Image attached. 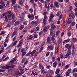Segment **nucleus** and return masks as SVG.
Here are the masks:
<instances>
[{
    "mask_svg": "<svg viewBox=\"0 0 77 77\" xmlns=\"http://www.w3.org/2000/svg\"><path fill=\"white\" fill-rule=\"evenodd\" d=\"M54 4L55 6L57 8H59L60 6L59 5V3H58V2L55 1L54 2Z\"/></svg>",
    "mask_w": 77,
    "mask_h": 77,
    "instance_id": "obj_9",
    "label": "nucleus"
},
{
    "mask_svg": "<svg viewBox=\"0 0 77 77\" xmlns=\"http://www.w3.org/2000/svg\"><path fill=\"white\" fill-rule=\"evenodd\" d=\"M34 24H35V21H33L32 22L29 23V25L30 26H33Z\"/></svg>",
    "mask_w": 77,
    "mask_h": 77,
    "instance_id": "obj_31",
    "label": "nucleus"
},
{
    "mask_svg": "<svg viewBox=\"0 0 77 77\" xmlns=\"http://www.w3.org/2000/svg\"><path fill=\"white\" fill-rule=\"evenodd\" d=\"M53 50L54 49V46L52 45H51L48 47V50Z\"/></svg>",
    "mask_w": 77,
    "mask_h": 77,
    "instance_id": "obj_11",
    "label": "nucleus"
},
{
    "mask_svg": "<svg viewBox=\"0 0 77 77\" xmlns=\"http://www.w3.org/2000/svg\"><path fill=\"white\" fill-rule=\"evenodd\" d=\"M31 54V51H29V53H28L25 55V56L27 57V56H30Z\"/></svg>",
    "mask_w": 77,
    "mask_h": 77,
    "instance_id": "obj_32",
    "label": "nucleus"
},
{
    "mask_svg": "<svg viewBox=\"0 0 77 77\" xmlns=\"http://www.w3.org/2000/svg\"><path fill=\"white\" fill-rule=\"evenodd\" d=\"M72 70L71 69H69L66 72H69V73H71V72Z\"/></svg>",
    "mask_w": 77,
    "mask_h": 77,
    "instance_id": "obj_63",
    "label": "nucleus"
},
{
    "mask_svg": "<svg viewBox=\"0 0 77 77\" xmlns=\"http://www.w3.org/2000/svg\"><path fill=\"white\" fill-rule=\"evenodd\" d=\"M73 76L75 77H77V74L76 73H75L73 74Z\"/></svg>",
    "mask_w": 77,
    "mask_h": 77,
    "instance_id": "obj_64",
    "label": "nucleus"
},
{
    "mask_svg": "<svg viewBox=\"0 0 77 77\" xmlns=\"http://www.w3.org/2000/svg\"><path fill=\"white\" fill-rule=\"evenodd\" d=\"M71 21H72L71 19V18H69L68 20V22H67L68 24H70L71 23Z\"/></svg>",
    "mask_w": 77,
    "mask_h": 77,
    "instance_id": "obj_28",
    "label": "nucleus"
},
{
    "mask_svg": "<svg viewBox=\"0 0 77 77\" xmlns=\"http://www.w3.org/2000/svg\"><path fill=\"white\" fill-rule=\"evenodd\" d=\"M72 10V6H70L69 8V11H71Z\"/></svg>",
    "mask_w": 77,
    "mask_h": 77,
    "instance_id": "obj_52",
    "label": "nucleus"
},
{
    "mask_svg": "<svg viewBox=\"0 0 77 77\" xmlns=\"http://www.w3.org/2000/svg\"><path fill=\"white\" fill-rule=\"evenodd\" d=\"M60 58L61 59H63V54H60Z\"/></svg>",
    "mask_w": 77,
    "mask_h": 77,
    "instance_id": "obj_44",
    "label": "nucleus"
},
{
    "mask_svg": "<svg viewBox=\"0 0 77 77\" xmlns=\"http://www.w3.org/2000/svg\"><path fill=\"white\" fill-rule=\"evenodd\" d=\"M0 4H2V5H3L4 6H5V2L3 1H1L0 2Z\"/></svg>",
    "mask_w": 77,
    "mask_h": 77,
    "instance_id": "obj_45",
    "label": "nucleus"
},
{
    "mask_svg": "<svg viewBox=\"0 0 77 77\" xmlns=\"http://www.w3.org/2000/svg\"><path fill=\"white\" fill-rule=\"evenodd\" d=\"M55 36V35H54L51 38V41L53 42V41H54V38Z\"/></svg>",
    "mask_w": 77,
    "mask_h": 77,
    "instance_id": "obj_48",
    "label": "nucleus"
},
{
    "mask_svg": "<svg viewBox=\"0 0 77 77\" xmlns=\"http://www.w3.org/2000/svg\"><path fill=\"white\" fill-rule=\"evenodd\" d=\"M77 72V69L75 68L73 70V71L72 72L73 73L74 72Z\"/></svg>",
    "mask_w": 77,
    "mask_h": 77,
    "instance_id": "obj_40",
    "label": "nucleus"
},
{
    "mask_svg": "<svg viewBox=\"0 0 77 77\" xmlns=\"http://www.w3.org/2000/svg\"><path fill=\"white\" fill-rule=\"evenodd\" d=\"M65 48H67L68 50H69V49H71V45H70V44H66L65 46Z\"/></svg>",
    "mask_w": 77,
    "mask_h": 77,
    "instance_id": "obj_13",
    "label": "nucleus"
},
{
    "mask_svg": "<svg viewBox=\"0 0 77 77\" xmlns=\"http://www.w3.org/2000/svg\"><path fill=\"white\" fill-rule=\"evenodd\" d=\"M6 56L5 55H3L2 58V59L0 60V62H2L3 60V61H6V60L9 59V57H7L6 58Z\"/></svg>",
    "mask_w": 77,
    "mask_h": 77,
    "instance_id": "obj_2",
    "label": "nucleus"
},
{
    "mask_svg": "<svg viewBox=\"0 0 77 77\" xmlns=\"http://www.w3.org/2000/svg\"><path fill=\"white\" fill-rule=\"evenodd\" d=\"M34 38H37L38 37V32H36L34 34Z\"/></svg>",
    "mask_w": 77,
    "mask_h": 77,
    "instance_id": "obj_16",
    "label": "nucleus"
},
{
    "mask_svg": "<svg viewBox=\"0 0 77 77\" xmlns=\"http://www.w3.org/2000/svg\"><path fill=\"white\" fill-rule=\"evenodd\" d=\"M72 40L73 42H76V41H77L76 38H73Z\"/></svg>",
    "mask_w": 77,
    "mask_h": 77,
    "instance_id": "obj_62",
    "label": "nucleus"
},
{
    "mask_svg": "<svg viewBox=\"0 0 77 77\" xmlns=\"http://www.w3.org/2000/svg\"><path fill=\"white\" fill-rule=\"evenodd\" d=\"M57 62L55 61L53 64V67L54 68H56V66H57Z\"/></svg>",
    "mask_w": 77,
    "mask_h": 77,
    "instance_id": "obj_17",
    "label": "nucleus"
},
{
    "mask_svg": "<svg viewBox=\"0 0 77 77\" xmlns=\"http://www.w3.org/2000/svg\"><path fill=\"white\" fill-rule=\"evenodd\" d=\"M6 15H7V13H4L1 16V19H2V17H3V18H4V17L5 16H6Z\"/></svg>",
    "mask_w": 77,
    "mask_h": 77,
    "instance_id": "obj_27",
    "label": "nucleus"
},
{
    "mask_svg": "<svg viewBox=\"0 0 77 77\" xmlns=\"http://www.w3.org/2000/svg\"><path fill=\"white\" fill-rule=\"evenodd\" d=\"M17 35V32L15 31H14L13 33L12 34V37H14L15 35Z\"/></svg>",
    "mask_w": 77,
    "mask_h": 77,
    "instance_id": "obj_21",
    "label": "nucleus"
},
{
    "mask_svg": "<svg viewBox=\"0 0 77 77\" xmlns=\"http://www.w3.org/2000/svg\"><path fill=\"white\" fill-rule=\"evenodd\" d=\"M41 69H42V70H41V73H43V72L44 71V69H44V67H42V68Z\"/></svg>",
    "mask_w": 77,
    "mask_h": 77,
    "instance_id": "obj_50",
    "label": "nucleus"
},
{
    "mask_svg": "<svg viewBox=\"0 0 77 77\" xmlns=\"http://www.w3.org/2000/svg\"><path fill=\"white\" fill-rule=\"evenodd\" d=\"M56 27V25L52 26L51 28V30H55Z\"/></svg>",
    "mask_w": 77,
    "mask_h": 77,
    "instance_id": "obj_14",
    "label": "nucleus"
},
{
    "mask_svg": "<svg viewBox=\"0 0 77 77\" xmlns=\"http://www.w3.org/2000/svg\"><path fill=\"white\" fill-rule=\"evenodd\" d=\"M62 42V39L61 38H59L58 42V44H61V43Z\"/></svg>",
    "mask_w": 77,
    "mask_h": 77,
    "instance_id": "obj_38",
    "label": "nucleus"
},
{
    "mask_svg": "<svg viewBox=\"0 0 77 77\" xmlns=\"http://www.w3.org/2000/svg\"><path fill=\"white\" fill-rule=\"evenodd\" d=\"M19 3L20 5H23V1L20 0L19 2Z\"/></svg>",
    "mask_w": 77,
    "mask_h": 77,
    "instance_id": "obj_36",
    "label": "nucleus"
},
{
    "mask_svg": "<svg viewBox=\"0 0 77 77\" xmlns=\"http://www.w3.org/2000/svg\"><path fill=\"white\" fill-rule=\"evenodd\" d=\"M52 20L53 18L50 17L49 18V23H51V21H52Z\"/></svg>",
    "mask_w": 77,
    "mask_h": 77,
    "instance_id": "obj_58",
    "label": "nucleus"
},
{
    "mask_svg": "<svg viewBox=\"0 0 77 77\" xmlns=\"http://www.w3.org/2000/svg\"><path fill=\"white\" fill-rule=\"evenodd\" d=\"M17 60V57H15V58H13L11 60L10 62V63H11V64H14V62L15 61H16Z\"/></svg>",
    "mask_w": 77,
    "mask_h": 77,
    "instance_id": "obj_12",
    "label": "nucleus"
},
{
    "mask_svg": "<svg viewBox=\"0 0 77 77\" xmlns=\"http://www.w3.org/2000/svg\"><path fill=\"white\" fill-rule=\"evenodd\" d=\"M11 46H9L8 47H7L6 48V50L9 51H10L11 50Z\"/></svg>",
    "mask_w": 77,
    "mask_h": 77,
    "instance_id": "obj_42",
    "label": "nucleus"
},
{
    "mask_svg": "<svg viewBox=\"0 0 77 77\" xmlns=\"http://www.w3.org/2000/svg\"><path fill=\"white\" fill-rule=\"evenodd\" d=\"M24 17H23V16H21L20 21H24Z\"/></svg>",
    "mask_w": 77,
    "mask_h": 77,
    "instance_id": "obj_39",
    "label": "nucleus"
},
{
    "mask_svg": "<svg viewBox=\"0 0 77 77\" xmlns=\"http://www.w3.org/2000/svg\"><path fill=\"white\" fill-rule=\"evenodd\" d=\"M8 18L9 20H11V19H10V18H11L13 20V19H14V18H15V15L13 14H11L10 15V16H8Z\"/></svg>",
    "mask_w": 77,
    "mask_h": 77,
    "instance_id": "obj_6",
    "label": "nucleus"
},
{
    "mask_svg": "<svg viewBox=\"0 0 77 77\" xmlns=\"http://www.w3.org/2000/svg\"><path fill=\"white\" fill-rule=\"evenodd\" d=\"M45 40H43L42 41V43L41 44V46L42 47H44V45H45Z\"/></svg>",
    "mask_w": 77,
    "mask_h": 77,
    "instance_id": "obj_26",
    "label": "nucleus"
},
{
    "mask_svg": "<svg viewBox=\"0 0 77 77\" xmlns=\"http://www.w3.org/2000/svg\"><path fill=\"white\" fill-rule=\"evenodd\" d=\"M44 66H43L42 65V63H40L39 64V68L40 69H41Z\"/></svg>",
    "mask_w": 77,
    "mask_h": 77,
    "instance_id": "obj_35",
    "label": "nucleus"
},
{
    "mask_svg": "<svg viewBox=\"0 0 77 77\" xmlns=\"http://www.w3.org/2000/svg\"><path fill=\"white\" fill-rule=\"evenodd\" d=\"M49 29V26H45L43 29V32L44 33H45L47 32V30Z\"/></svg>",
    "mask_w": 77,
    "mask_h": 77,
    "instance_id": "obj_8",
    "label": "nucleus"
},
{
    "mask_svg": "<svg viewBox=\"0 0 77 77\" xmlns=\"http://www.w3.org/2000/svg\"><path fill=\"white\" fill-rule=\"evenodd\" d=\"M1 68H2V69H8V71H11V68L10 67V66H1L0 67Z\"/></svg>",
    "mask_w": 77,
    "mask_h": 77,
    "instance_id": "obj_4",
    "label": "nucleus"
},
{
    "mask_svg": "<svg viewBox=\"0 0 77 77\" xmlns=\"http://www.w3.org/2000/svg\"><path fill=\"white\" fill-rule=\"evenodd\" d=\"M19 23H20V22L19 21H17L15 22L14 23V25L15 26H17V25L19 24Z\"/></svg>",
    "mask_w": 77,
    "mask_h": 77,
    "instance_id": "obj_34",
    "label": "nucleus"
},
{
    "mask_svg": "<svg viewBox=\"0 0 77 77\" xmlns=\"http://www.w3.org/2000/svg\"><path fill=\"white\" fill-rule=\"evenodd\" d=\"M39 30V27L38 26H37L35 29V31H38Z\"/></svg>",
    "mask_w": 77,
    "mask_h": 77,
    "instance_id": "obj_56",
    "label": "nucleus"
},
{
    "mask_svg": "<svg viewBox=\"0 0 77 77\" xmlns=\"http://www.w3.org/2000/svg\"><path fill=\"white\" fill-rule=\"evenodd\" d=\"M53 4H51L50 5V9H53Z\"/></svg>",
    "mask_w": 77,
    "mask_h": 77,
    "instance_id": "obj_60",
    "label": "nucleus"
},
{
    "mask_svg": "<svg viewBox=\"0 0 77 77\" xmlns=\"http://www.w3.org/2000/svg\"><path fill=\"white\" fill-rule=\"evenodd\" d=\"M62 14H61L60 15L59 17V20H62Z\"/></svg>",
    "mask_w": 77,
    "mask_h": 77,
    "instance_id": "obj_51",
    "label": "nucleus"
},
{
    "mask_svg": "<svg viewBox=\"0 0 77 77\" xmlns=\"http://www.w3.org/2000/svg\"><path fill=\"white\" fill-rule=\"evenodd\" d=\"M16 2H17V0H11L12 5H15L16 3Z\"/></svg>",
    "mask_w": 77,
    "mask_h": 77,
    "instance_id": "obj_24",
    "label": "nucleus"
},
{
    "mask_svg": "<svg viewBox=\"0 0 77 77\" xmlns=\"http://www.w3.org/2000/svg\"><path fill=\"white\" fill-rule=\"evenodd\" d=\"M69 17L70 18H75V14L73 12H72L70 14H69Z\"/></svg>",
    "mask_w": 77,
    "mask_h": 77,
    "instance_id": "obj_10",
    "label": "nucleus"
},
{
    "mask_svg": "<svg viewBox=\"0 0 77 77\" xmlns=\"http://www.w3.org/2000/svg\"><path fill=\"white\" fill-rule=\"evenodd\" d=\"M43 14L44 15V16H45L44 17V18L43 19V24L44 25H45V23H47L48 19L47 17L46 16V15H47V12H44L43 13Z\"/></svg>",
    "mask_w": 77,
    "mask_h": 77,
    "instance_id": "obj_1",
    "label": "nucleus"
},
{
    "mask_svg": "<svg viewBox=\"0 0 77 77\" xmlns=\"http://www.w3.org/2000/svg\"><path fill=\"white\" fill-rule=\"evenodd\" d=\"M10 68H15V67H16V66H15V65H12L10 66Z\"/></svg>",
    "mask_w": 77,
    "mask_h": 77,
    "instance_id": "obj_61",
    "label": "nucleus"
},
{
    "mask_svg": "<svg viewBox=\"0 0 77 77\" xmlns=\"http://www.w3.org/2000/svg\"><path fill=\"white\" fill-rule=\"evenodd\" d=\"M50 34L51 36H52V35H53V30L51 29Z\"/></svg>",
    "mask_w": 77,
    "mask_h": 77,
    "instance_id": "obj_57",
    "label": "nucleus"
},
{
    "mask_svg": "<svg viewBox=\"0 0 77 77\" xmlns=\"http://www.w3.org/2000/svg\"><path fill=\"white\" fill-rule=\"evenodd\" d=\"M31 75H34V76L35 75H37V73L35 71H32V73L31 74Z\"/></svg>",
    "mask_w": 77,
    "mask_h": 77,
    "instance_id": "obj_23",
    "label": "nucleus"
},
{
    "mask_svg": "<svg viewBox=\"0 0 77 77\" xmlns=\"http://www.w3.org/2000/svg\"><path fill=\"white\" fill-rule=\"evenodd\" d=\"M19 69L20 70V71L21 72H24V71H26V69L25 70H24V69H23V68L21 67L19 68Z\"/></svg>",
    "mask_w": 77,
    "mask_h": 77,
    "instance_id": "obj_18",
    "label": "nucleus"
},
{
    "mask_svg": "<svg viewBox=\"0 0 77 77\" xmlns=\"http://www.w3.org/2000/svg\"><path fill=\"white\" fill-rule=\"evenodd\" d=\"M5 33V32L4 31H2L1 33L0 34V35H3Z\"/></svg>",
    "mask_w": 77,
    "mask_h": 77,
    "instance_id": "obj_49",
    "label": "nucleus"
},
{
    "mask_svg": "<svg viewBox=\"0 0 77 77\" xmlns=\"http://www.w3.org/2000/svg\"><path fill=\"white\" fill-rule=\"evenodd\" d=\"M29 11L31 13H32V12H33V9H32V8H30L29 9Z\"/></svg>",
    "mask_w": 77,
    "mask_h": 77,
    "instance_id": "obj_59",
    "label": "nucleus"
},
{
    "mask_svg": "<svg viewBox=\"0 0 77 77\" xmlns=\"http://www.w3.org/2000/svg\"><path fill=\"white\" fill-rule=\"evenodd\" d=\"M36 50H34L31 52V56L32 57L34 56V58H35V57L37 56L38 54L36 52Z\"/></svg>",
    "mask_w": 77,
    "mask_h": 77,
    "instance_id": "obj_3",
    "label": "nucleus"
},
{
    "mask_svg": "<svg viewBox=\"0 0 77 77\" xmlns=\"http://www.w3.org/2000/svg\"><path fill=\"white\" fill-rule=\"evenodd\" d=\"M60 68H59L57 69L56 70L55 72L56 74L57 75L59 73V72L60 71Z\"/></svg>",
    "mask_w": 77,
    "mask_h": 77,
    "instance_id": "obj_20",
    "label": "nucleus"
},
{
    "mask_svg": "<svg viewBox=\"0 0 77 77\" xmlns=\"http://www.w3.org/2000/svg\"><path fill=\"white\" fill-rule=\"evenodd\" d=\"M51 37L50 36L48 37L47 39V44L48 45H50L51 44Z\"/></svg>",
    "mask_w": 77,
    "mask_h": 77,
    "instance_id": "obj_5",
    "label": "nucleus"
},
{
    "mask_svg": "<svg viewBox=\"0 0 77 77\" xmlns=\"http://www.w3.org/2000/svg\"><path fill=\"white\" fill-rule=\"evenodd\" d=\"M27 52H22L21 56H24L26 54Z\"/></svg>",
    "mask_w": 77,
    "mask_h": 77,
    "instance_id": "obj_29",
    "label": "nucleus"
},
{
    "mask_svg": "<svg viewBox=\"0 0 77 77\" xmlns=\"http://www.w3.org/2000/svg\"><path fill=\"white\" fill-rule=\"evenodd\" d=\"M55 15H54L53 14H51L50 16V18H53V17H54Z\"/></svg>",
    "mask_w": 77,
    "mask_h": 77,
    "instance_id": "obj_46",
    "label": "nucleus"
},
{
    "mask_svg": "<svg viewBox=\"0 0 77 77\" xmlns=\"http://www.w3.org/2000/svg\"><path fill=\"white\" fill-rule=\"evenodd\" d=\"M17 42H18V41L17 40L14 42L13 45V46H15V45L17 44Z\"/></svg>",
    "mask_w": 77,
    "mask_h": 77,
    "instance_id": "obj_53",
    "label": "nucleus"
},
{
    "mask_svg": "<svg viewBox=\"0 0 77 77\" xmlns=\"http://www.w3.org/2000/svg\"><path fill=\"white\" fill-rule=\"evenodd\" d=\"M26 11H24L21 14V16L23 17H24V16L26 14Z\"/></svg>",
    "mask_w": 77,
    "mask_h": 77,
    "instance_id": "obj_25",
    "label": "nucleus"
},
{
    "mask_svg": "<svg viewBox=\"0 0 77 77\" xmlns=\"http://www.w3.org/2000/svg\"><path fill=\"white\" fill-rule=\"evenodd\" d=\"M60 33V31H58L56 32V36H58L59 35V33Z\"/></svg>",
    "mask_w": 77,
    "mask_h": 77,
    "instance_id": "obj_47",
    "label": "nucleus"
},
{
    "mask_svg": "<svg viewBox=\"0 0 77 77\" xmlns=\"http://www.w3.org/2000/svg\"><path fill=\"white\" fill-rule=\"evenodd\" d=\"M70 41V39L69 38H68L66 40H65L63 42L64 44H66L67 42H69Z\"/></svg>",
    "mask_w": 77,
    "mask_h": 77,
    "instance_id": "obj_15",
    "label": "nucleus"
},
{
    "mask_svg": "<svg viewBox=\"0 0 77 77\" xmlns=\"http://www.w3.org/2000/svg\"><path fill=\"white\" fill-rule=\"evenodd\" d=\"M28 17L29 18L30 20H33L34 19V15L33 14L31 15L29 14L28 15Z\"/></svg>",
    "mask_w": 77,
    "mask_h": 77,
    "instance_id": "obj_7",
    "label": "nucleus"
},
{
    "mask_svg": "<svg viewBox=\"0 0 77 77\" xmlns=\"http://www.w3.org/2000/svg\"><path fill=\"white\" fill-rule=\"evenodd\" d=\"M5 20L6 22H8V17L6 16H5Z\"/></svg>",
    "mask_w": 77,
    "mask_h": 77,
    "instance_id": "obj_37",
    "label": "nucleus"
},
{
    "mask_svg": "<svg viewBox=\"0 0 77 77\" xmlns=\"http://www.w3.org/2000/svg\"><path fill=\"white\" fill-rule=\"evenodd\" d=\"M21 46H22V45L20 44V43H19L17 45V48H20V47H21Z\"/></svg>",
    "mask_w": 77,
    "mask_h": 77,
    "instance_id": "obj_43",
    "label": "nucleus"
},
{
    "mask_svg": "<svg viewBox=\"0 0 77 77\" xmlns=\"http://www.w3.org/2000/svg\"><path fill=\"white\" fill-rule=\"evenodd\" d=\"M55 53H58V48L57 47H56L55 48Z\"/></svg>",
    "mask_w": 77,
    "mask_h": 77,
    "instance_id": "obj_33",
    "label": "nucleus"
},
{
    "mask_svg": "<svg viewBox=\"0 0 77 77\" xmlns=\"http://www.w3.org/2000/svg\"><path fill=\"white\" fill-rule=\"evenodd\" d=\"M23 42H24V41H23V39H21L20 40L19 42V43L22 45V44H23Z\"/></svg>",
    "mask_w": 77,
    "mask_h": 77,
    "instance_id": "obj_30",
    "label": "nucleus"
},
{
    "mask_svg": "<svg viewBox=\"0 0 77 77\" xmlns=\"http://www.w3.org/2000/svg\"><path fill=\"white\" fill-rule=\"evenodd\" d=\"M67 54H68L69 55H71V49H68L67 51Z\"/></svg>",
    "mask_w": 77,
    "mask_h": 77,
    "instance_id": "obj_22",
    "label": "nucleus"
},
{
    "mask_svg": "<svg viewBox=\"0 0 77 77\" xmlns=\"http://www.w3.org/2000/svg\"><path fill=\"white\" fill-rule=\"evenodd\" d=\"M71 47H72V49H74V44L72 43L71 45Z\"/></svg>",
    "mask_w": 77,
    "mask_h": 77,
    "instance_id": "obj_54",
    "label": "nucleus"
},
{
    "mask_svg": "<svg viewBox=\"0 0 77 77\" xmlns=\"http://www.w3.org/2000/svg\"><path fill=\"white\" fill-rule=\"evenodd\" d=\"M3 50H4V47H1L0 48V54L3 51Z\"/></svg>",
    "mask_w": 77,
    "mask_h": 77,
    "instance_id": "obj_19",
    "label": "nucleus"
},
{
    "mask_svg": "<svg viewBox=\"0 0 77 77\" xmlns=\"http://www.w3.org/2000/svg\"><path fill=\"white\" fill-rule=\"evenodd\" d=\"M24 26L23 25H21L20 26V27L19 28V29L20 30H22V29H23V28H24Z\"/></svg>",
    "mask_w": 77,
    "mask_h": 77,
    "instance_id": "obj_41",
    "label": "nucleus"
},
{
    "mask_svg": "<svg viewBox=\"0 0 77 77\" xmlns=\"http://www.w3.org/2000/svg\"><path fill=\"white\" fill-rule=\"evenodd\" d=\"M67 35L69 36L71 35V32H67Z\"/></svg>",
    "mask_w": 77,
    "mask_h": 77,
    "instance_id": "obj_55",
    "label": "nucleus"
}]
</instances>
